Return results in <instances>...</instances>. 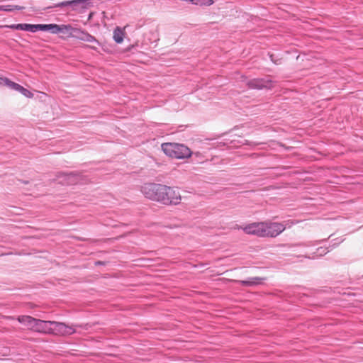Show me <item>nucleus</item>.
Returning a JSON list of instances; mask_svg holds the SVG:
<instances>
[{"mask_svg":"<svg viewBox=\"0 0 363 363\" xmlns=\"http://www.w3.org/2000/svg\"><path fill=\"white\" fill-rule=\"evenodd\" d=\"M124 35V30L119 27H117L113 31V38L117 43H121L123 41Z\"/></svg>","mask_w":363,"mask_h":363,"instance_id":"4468645a","label":"nucleus"},{"mask_svg":"<svg viewBox=\"0 0 363 363\" xmlns=\"http://www.w3.org/2000/svg\"><path fill=\"white\" fill-rule=\"evenodd\" d=\"M24 7L18 5H1L0 6V11H13L14 10H22Z\"/></svg>","mask_w":363,"mask_h":363,"instance_id":"dca6fc26","label":"nucleus"},{"mask_svg":"<svg viewBox=\"0 0 363 363\" xmlns=\"http://www.w3.org/2000/svg\"><path fill=\"white\" fill-rule=\"evenodd\" d=\"M73 38H77V39L83 40V41L89 42V43H92V42L96 41V39L94 37L91 35L89 33H88L84 30H82L80 29H78V28H75Z\"/></svg>","mask_w":363,"mask_h":363,"instance_id":"1a4fd4ad","label":"nucleus"},{"mask_svg":"<svg viewBox=\"0 0 363 363\" xmlns=\"http://www.w3.org/2000/svg\"><path fill=\"white\" fill-rule=\"evenodd\" d=\"M86 0H72V1H67L61 2L58 4H57L55 6H65L67 5H77L79 4L84 3Z\"/></svg>","mask_w":363,"mask_h":363,"instance_id":"a211bd4d","label":"nucleus"},{"mask_svg":"<svg viewBox=\"0 0 363 363\" xmlns=\"http://www.w3.org/2000/svg\"><path fill=\"white\" fill-rule=\"evenodd\" d=\"M165 186L161 184L147 183L142 186L141 191L145 198L162 204Z\"/></svg>","mask_w":363,"mask_h":363,"instance_id":"f03ea898","label":"nucleus"},{"mask_svg":"<svg viewBox=\"0 0 363 363\" xmlns=\"http://www.w3.org/2000/svg\"><path fill=\"white\" fill-rule=\"evenodd\" d=\"M263 237H277L286 229L283 223L277 222H263Z\"/></svg>","mask_w":363,"mask_h":363,"instance_id":"423d86ee","label":"nucleus"},{"mask_svg":"<svg viewBox=\"0 0 363 363\" xmlns=\"http://www.w3.org/2000/svg\"><path fill=\"white\" fill-rule=\"evenodd\" d=\"M182 196L179 189L176 186H165L162 205L164 206H177L181 203Z\"/></svg>","mask_w":363,"mask_h":363,"instance_id":"20e7f679","label":"nucleus"},{"mask_svg":"<svg viewBox=\"0 0 363 363\" xmlns=\"http://www.w3.org/2000/svg\"><path fill=\"white\" fill-rule=\"evenodd\" d=\"M11 85H12V89H15V90L21 92L25 96H26L28 98H33V94L30 91H28V89H25L24 87L21 86L20 84L16 83V84H11Z\"/></svg>","mask_w":363,"mask_h":363,"instance_id":"2eb2a0df","label":"nucleus"},{"mask_svg":"<svg viewBox=\"0 0 363 363\" xmlns=\"http://www.w3.org/2000/svg\"><path fill=\"white\" fill-rule=\"evenodd\" d=\"M75 28L71 25H60V33L63 34L66 38H73Z\"/></svg>","mask_w":363,"mask_h":363,"instance_id":"f8f14e48","label":"nucleus"},{"mask_svg":"<svg viewBox=\"0 0 363 363\" xmlns=\"http://www.w3.org/2000/svg\"><path fill=\"white\" fill-rule=\"evenodd\" d=\"M6 318L11 319V320L14 319L13 317H11V316H7V317H6Z\"/></svg>","mask_w":363,"mask_h":363,"instance_id":"412c9836","label":"nucleus"},{"mask_svg":"<svg viewBox=\"0 0 363 363\" xmlns=\"http://www.w3.org/2000/svg\"><path fill=\"white\" fill-rule=\"evenodd\" d=\"M16 30H27L30 32H36L38 30V24L33 25V24H27V23H20L16 24Z\"/></svg>","mask_w":363,"mask_h":363,"instance_id":"ddd939ff","label":"nucleus"},{"mask_svg":"<svg viewBox=\"0 0 363 363\" xmlns=\"http://www.w3.org/2000/svg\"><path fill=\"white\" fill-rule=\"evenodd\" d=\"M161 147L166 155L172 158L184 159L191 155L190 149L183 144L164 143L162 144Z\"/></svg>","mask_w":363,"mask_h":363,"instance_id":"f257e3e1","label":"nucleus"},{"mask_svg":"<svg viewBox=\"0 0 363 363\" xmlns=\"http://www.w3.org/2000/svg\"><path fill=\"white\" fill-rule=\"evenodd\" d=\"M274 82L269 79H253L250 80L247 85L251 89H271L274 87Z\"/></svg>","mask_w":363,"mask_h":363,"instance_id":"6e6552de","label":"nucleus"},{"mask_svg":"<svg viewBox=\"0 0 363 363\" xmlns=\"http://www.w3.org/2000/svg\"><path fill=\"white\" fill-rule=\"evenodd\" d=\"M11 84H16L15 82L11 81L8 78L6 77H0V85H6L12 89Z\"/></svg>","mask_w":363,"mask_h":363,"instance_id":"6ab92c4d","label":"nucleus"},{"mask_svg":"<svg viewBox=\"0 0 363 363\" xmlns=\"http://www.w3.org/2000/svg\"><path fill=\"white\" fill-rule=\"evenodd\" d=\"M65 182L67 184L69 185H75L81 183L82 179L79 174L70 173L65 174Z\"/></svg>","mask_w":363,"mask_h":363,"instance_id":"9d476101","label":"nucleus"},{"mask_svg":"<svg viewBox=\"0 0 363 363\" xmlns=\"http://www.w3.org/2000/svg\"><path fill=\"white\" fill-rule=\"evenodd\" d=\"M17 320L31 330L47 334L48 321L36 319L30 315H20L17 318Z\"/></svg>","mask_w":363,"mask_h":363,"instance_id":"7ed1b4c3","label":"nucleus"},{"mask_svg":"<svg viewBox=\"0 0 363 363\" xmlns=\"http://www.w3.org/2000/svg\"><path fill=\"white\" fill-rule=\"evenodd\" d=\"M74 329L64 323L56 321H48L47 334L57 335H71L74 333Z\"/></svg>","mask_w":363,"mask_h":363,"instance_id":"39448f33","label":"nucleus"},{"mask_svg":"<svg viewBox=\"0 0 363 363\" xmlns=\"http://www.w3.org/2000/svg\"><path fill=\"white\" fill-rule=\"evenodd\" d=\"M60 25L57 24H38V30H50L52 33H60Z\"/></svg>","mask_w":363,"mask_h":363,"instance_id":"9b49d317","label":"nucleus"},{"mask_svg":"<svg viewBox=\"0 0 363 363\" xmlns=\"http://www.w3.org/2000/svg\"><path fill=\"white\" fill-rule=\"evenodd\" d=\"M263 222H254L250 224H247L243 227L238 226L236 228L242 229L244 233L248 235H253L258 237H263V233L264 232L263 229Z\"/></svg>","mask_w":363,"mask_h":363,"instance_id":"0eeeda50","label":"nucleus"},{"mask_svg":"<svg viewBox=\"0 0 363 363\" xmlns=\"http://www.w3.org/2000/svg\"><path fill=\"white\" fill-rule=\"evenodd\" d=\"M262 280V279H261V278L255 277V278H252L247 281H241L240 283L243 286H253V285H257V284H260Z\"/></svg>","mask_w":363,"mask_h":363,"instance_id":"f3484780","label":"nucleus"},{"mask_svg":"<svg viewBox=\"0 0 363 363\" xmlns=\"http://www.w3.org/2000/svg\"><path fill=\"white\" fill-rule=\"evenodd\" d=\"M16 24L0 26V28H9L11 29H16Z\"/></svg>","mask_w":363,"mask_h":363,"instance_id":"aec40b11","label":"nucleus"}]
</instances>
